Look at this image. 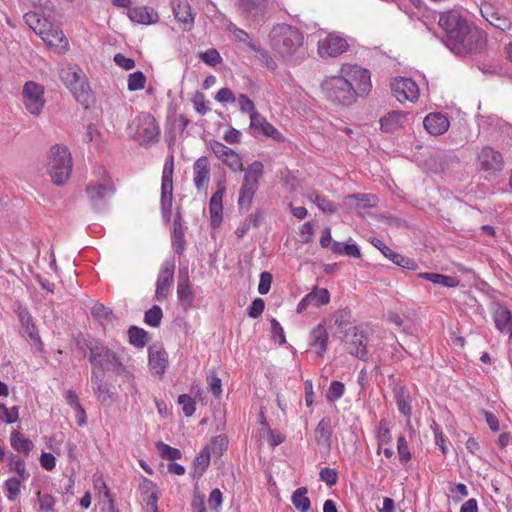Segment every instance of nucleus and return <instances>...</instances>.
<instances>
[{
	"label": "nucleus",
	"instance_id": "obj_18",
	"mask_svg": "<svg viewBox=\"0 0 512 512\" xmlns=\"http://www.w3.org/2000/svg\"><path fill=\"white\" fill-rule=\"evenodd\" d=\"M18 317L24 334L28 336L31 344L36 348V350L42 352L43 343L38 333V329L33 322L31 314L26 309L19 308Z\"/></svg>",
	"mask_w": 512,
	"mask_h": 512
},
{
	"label": "nucleus",
	"instance_id": "obj_59",
	"mask_svg": "<svg viewBox=\"0 0 512 512\" xmlns=\"http://www.w3.org/2000/svg\"><path fill=\"white\" fill-rule=\"evenodd\" d=\"M93 487L94 489L99 493L103 499L109 498L111 496L108 487L106 485V482L102 475L95 474L93 476Z\"/></svg>",
	"mask_w": 512,
	"mask_h": 512
},
{
	"label": "nucleus",
	"instance_id": "obj_55",
	"mask_svg": "<svg viewBox=\"0 0 512 512\" xmlns=\"http://www.w3.org/2000/svg\"><path fill=\"white\" fill-rule=\"evenodd\" d=\"M252 50L256 52L257 57L259 60L270 70H275L277 67L276 62L273 60V58L269 55V53L262 49L258 45H252Z\"/></svg>",
	"mask_w": 512,
	"mask_h": 512
},
{
	"label": "nucleus",
	"instance_id": "obj_29",
	"mask_svg": "<svg viewBox=\"0 0 512 512\" xmlns=\"http://www.w3.org/2000/svg\"><path fill=\"white\" fill-rule=\"evenodd\" d=\"M168 363L166 351L159 346L149 348V367L156 375H162L165 372Z\"/></svg>",
	"mask_w": 512,
	"mask_h": 512
},
{
	"label": "nucleus",
	"instance_id": "obj_33",
	"mask_svg": "<svg viewBox=\"0 0 512 512\" xmlns=\"http://www.w3.org/2000/svg\"><path fill=\"white\" fill-rule=\"evenodd\" d=\"M419 278L432 282L433 284L440 285L447 288H454L460 284L457 277L443 275L439 273L423 272L420 273Z\"/></svg>",
	"mask_w": 512,
	"mask_h": 512
},
{
	"label": "nucleus",
	"instance_id": "obj_15",
	"mask_svg": "<svg viewBox=\"0 0 512 512\" xmlns=\"http://www.w3.org/2000/svg\"><path fill=\"white\" fill-rule=\"evenodd\" d=\"M349 45L346 39L338 34L331 33L318 42V54L321 58L338 57L347 51Z\"/></svg>",
	"mask_w": 512,
	"mask_h": 512
},
{
	"label": "nucleus",
	"instance_id": "obj_57",
	"mask_svg": "<svg viewBox=\"0 0 512 512\" xmlns=\"http://www.w3.org/2000/svg\"><path fill=\"white\" fill-rule=\"evenodd\" d=\"M192 104L195 111L200 115H205L209 111L205 96L201 92H196L192 98Z\"/></svg>",
	"mask_w": 512,
	"mask_h": 512
},
{
	"label": "nucleus",
	"instance_id": "obj_64",
	"mask_svg": "<svg viewBox=\"0 0 512 512\" xmlns=\"http://www.w3.org/2000/svg\"><path fill=\"white\" fill-rule=\"evenodd\" d=\"M200 58L204 63L211 66H215L216 64L221 62V56L219 52L214 48L208 49L207 51L202 53L200 55Z\"/></svg>",
	"mask_w": 512,
	"mask_h": 512
},
{
	"label": "nucleus",
	"instance_id": "obj_16",
	"mask_svg": "<svg viewBox=\"0 0 512 512\" xmlns=\"http://www.w3.org/2000/svg\"><path fill=\"white\" fill-rule=\"evenodd\" d=\"M210 148L217 159L222 161L234 172L243 170V163L240 155L219 141H211Z\"/></svg>",
	"mask_w": 512,
	"mask_h": 512
},
{
	"label": "nucleus",
	"instance_id": "obj_40",
	"mask_svg": "<svg viewBox=\"0 0 512 512\" xmlns=\"http://www.w3.org/2000/svg\"><path fill=\"white\" fill-rule=\"evenodd\" d=\"M306 487L296 489L291 497L292 504L299 512H308L310 509V499L307 497Z\"/></svg>",
	"mask_w": 512,
	"mask_h": 512
},
{
	"label": "nucleus",
	"instance_id": "obj_22",
	"mask_svg": "<svg viewBox=\"0 0 512 512\" xmlns=\"http://www.w3.org/2000/svg\"><path fill=\"white\" fill-rule=\"evenodd\" d=\"M127 17L134 23L141 25H152L159 21L158 12L148 6H135L128 9Z\"/></svg>",
	"mask_w": 512,
	"mask_h": 512
},
{
	"label": "nucleus",
	"instance_id": "obj_14",
	"mask_svg": "<svg viewBox=\"0 0 512 512\" xmlns=\"http://www.w3.org/2000/svg\"><path fill=\"white\" fill-rule=\"evenodd\" d=\"M482 17L494 27L506 31L511 28V21L507 17L506 9L499 7L490 0L483 1L480 6Z\"/></svg>",
	"mask_w": 512,
	"mask_h": 512
},
{
	"label": "nucleus",
	"instance_id": "obj_62",
	"mask_svg": "<svg viewBox=\"0 0 512 512\" xmlns=\"http://www.w3.org/2000/svg\"><path fill=\"white\" fill-rule=\"evenodd\" d=\"M178 403L182 406V410L185 416L190 417L194 414L195 402L191 397L186 394L180 395L178 398Z\"/></svg>",
	"mask_w": 512,
	"mask_h": 512
},
{
	"label": "nucleus",
	"instance_id": "obj_20",
	"mask_svg": "<svg viewBox=\"0 0 512 512\" xmlns=\"http://www.w3.org/2000/svg\"><path fill=\"white\" fill-rule=\"evenodd\" d=\"M226 191V187L223 184L218 185V189L210 198L209 202V214H210V225L212 229H217L221 226L223 221V196Z\"/></svg>",
	"mask_w": 512,
	"mask_h": 512
},
{
	"label": "nucleus",
	"instance_id": "obj_60",
	"mask_svg": "<svg viewBox=\"0 0 512 512\" xmlns=\"http://www.w3.org/2000/svg\"><path fill=\"white\" fill-rule=\"evenodd\" d=\"M228 29L237 40H239L240 42H243L251 49H252V45H256L255 43H253L251 41L248 33L245 32L244 30L238 28L236 25L230 23Z\"/></svg>",
	"mask_w": 512,
	"mask_h": 512
},
{
	"label": "nucleus",
	"instance_id": "obj_43",
	"mask_svg": "<svg viewBox=\"0 0 512 512\" xmlns=\"http://www.w3.org/2000/svg\"><path fill=\"white\" fill-rule=\"evenodd\" d=\"M331 250L338 254H344L353 258H360L361 253L358 246L355 243L344 244L341 242H333Z\"/></svg>",
	"mask_w": 512,
	"mask_h": 512
},
{
	"label": "nucleus",
	"instance_id": "obj_24",
	"mask_svg": "<svg viewBox=\"0 0 512 512\" xmlns=\"http://www.w3.org/2000/svg\"><path fill=\"white\" fill-rule=\"evenodd\" d=\"M346 345L350 354L363 359L366 356L367 338L363 331L353 328L347 334Z\"/></svg>",
	"mask_w": 512,
	"mask_h": 512
},
{
	"label": "nucleus",
	"instance_id": "obj_35",
	"mask_svg": "<svg viewBox=\"0 0 512 512\" xmlns=\"http://www.w3.org/2000/svg\"><path fill=\"white\" fill-rule=\"evenodd\" d=\"M493 318L496 328L501 332L508 331L512 326V313L504 306H497Z\"/></svg>",
	"mask_w": 512,
	"mask_h": 512
},
{
	"label": "nucleus",
	"instance_id": "obj_53",
	"mask_svg": "<svg viewBox=\"0 0 512 512\" xmlns=\"http://www.w3.org/2000/svg\"><path fill=\"white\" fill-rule=\"evenodd\" d=\"M345 392V386L340 381H332L326 393L328 402L334 403L339 400Z\"/></svg>",
	"mask_w": 512,
	"mask_h": 512
},
{
	"label": "nucleus",
	"instance_id": "obj_63",
	"mask_svg": "<svg viewBox=\"0 0 512 512\" xmlns=\"http://www.w3.org/2000/svg\"><path fill=\"white\" fill-rule=\"evenodd\" d=\"M320 479L325 482L329 486H333L337 483L338 474L335 469L332 468H322L319 473Z\"/></svg>",
	"mask_w": 512,
	"mask_h": 512
},
{
	"label": "nucleus",
	"instance_id": "obj_9",
	"mask_svg": "<svg viewBox=\"0 0 512 512\" xmlns=\"http://www.w3.org/2000/svg\"><path fill=\"white\" fill-rule=\"evenodd\" d=\"M90 362L103 370L113 371L117 374L126 373V368L119 356L102 345H95L90 348Z\"/></svg>",
	"mask_w": 512,
	"mask_h": 512
},
{
	"label": "nucleus",
	"instance_id": "obj_45",
	"mask_svg": "<svg viewBox=\"0 0 512 512\" xmlns=\"http://www.w3.org/2000/svg\"><path fill=\"white\" fill-rule=\"evenodd\" d=\"M308 200L313 202L323 212H334L335 207L327 198L318 194L315 190L309 191L306 194Z\"/></svg>",
	"mask_w": 512,
	"mask_h": 512
},
{
	"label": "nucleus",
	"instance_id": "obj_11",
	"mask_svg": "<svg viewBox=\"0 0 512 512\" xmlns=\"http://www.w3.org/2000/svg\"><path fill=\"white\" fill-rule=\"evenodd\" d=\"M44 86L34 81H28L22 89V103L25 109L34 116L41 114L46 100Z\"/></svg>",
	"mask_w": 512,
	"mask_h": 512
},
{
	"label": "nucleus",
	"instance_id": "obj_5",
	"mask_svg": "<svg viewBox=\"0 0 512 512\" xmlns=\"http://www.w3.org/2000/svg\"><path fill=\"white\" fill-rule=\"evenodd\" d=\"M272 49L283 59L290 58L303 44L300 31L287 24H278L270 33Z\"/></svg>",
	"mask_w": 512,
	"mask_h": 512
},
{
	"label": "nucleus",
	"instance_id": "obj_50",
	"mask_svg": "<svg viewBox=\"0 0 512 512\" xmlns=\"http://www.w3.org/2000/svg\"><path fill=\"white\" fill-rule=\"evenodd\" d=\"M228 440L225 436L219 435L214 437L210 444L204 448H210V455L214 457H220L226 449Z\"/></svg>",
	"mask_w": 512,
	"mask_h": 512
},
{
	"label": "nucleus",
	"instance_id": "obj_17",
	"mask_svg": "<svg viewBox=\"0 0 512 512\" xmlns=\"http://www.w3.org/2000/svg\"><path fill=\"white\" fill-rule=\"evenodd\" d=\"M174 271L175 263L173 260H166L162 263L156 284V299L158 301H162L168 296L174 278Z\"/></svg>",
	"mask_w": 512,
	"mask_h": 512
},
{
	"label": "nucleus",
	"instance_id": "obj_56",
	"mask_svg": "<svg viewBox=\"0 0 512 512\" xmlns=\"http://www.w3.org/2000/svg\"><path fill=\"white\" fill-rule=\"evenodd\" d=\"M162 319V310L159 306H153L145 313V323L152 327L159 326Z\"/></svg>",
	"mask_w": 512,
	"mask_h": 512
},
{
	"label": "nucleus",
	"instance_id": "obj_6",
	"mask_svg": "<svg viewBox=\"0 0 512 512\" xmlns=\"http://www.w3.org/2000/svg\"><path fill=\"white\" fill-rule=\"evenodd\" d=\"M59 76L76 101L84 106H88L92 95L83 70L76 64H65L61 67Z\"/></svg>",
	"mask_w": 512,
	"mask_h": 512
},
{
	"label": "nucleus",
	"instance_id": "obj_10",
	"mask_svg": "<svg viewBox=\"0 0 512 512\" xmlns=\"http://www.w3.org/2000/svg\"><path fill=\"white\" fill-rule=\"evenodd\" d=\"M504 168V158L502 154L491 146H483L477 154V169L488 179Z\"/></svg>",
	"mask_w": 512,
	"mask_h": 512
},
{
	"label": "nucleus",
	"instance_id": "obj_1",
	"mask_svg": "<svg viewBox=\"0 0 512 512\" xmlns=\"http://www.w3.org/2000/svg\"><path fill=\"white\" fill-rule=\"evenodd\" d=\"M371 88L369 70L350 63L343 64L338 75L328 76L321 83L327 100L345 106L356 102L359 96L368 94Z\"/></svg>",
	"mask_w": 512,
	"mask_h": 512
},
{
	"label": "nucleus",
	"instance_id": "obj_58",
	"mask_svg": "<svg viewBox=\"0 0 512 512\" xmlns=\"http://www.w3.org/2000/svg\"><path fill=\"white\" fill-rule=\"evenodd\" d=\"M37 500L41 512H49L55 505V498L52 495L42 494L40 491L37 493Z\"/></svg>",
	"mask_w": 512,
	"mask_h": 512
},
{
	"label": "nucleus",
	"instance_id": "obj_42",
	"mask_svg": "<svg viewBox=\"0 0 512 512\" xmlns=\"http://www.w3.org/2000/svg\"><path fill=\"white\" fill-rule=\"evenodd\" d=\"M384 248L386 249V252H384L385 257L390 259L396 265L410 270H415L417 268V264L413 259L396 253L388 247Z\"/></svg>",
	"mask_w": 512,
	"mask_h": 512
},
{
	"label": "nucleus",
	"instance_id": "obj_36",
	"mask_svg": "<svg viewBox=\"0 0 512 512\" xmlns=\"http://www.w3.org/2000/svg\"><path fill=\"white\" fill-rule=\"evenodd\" d=\"M91 383L98 400L103 404H109L112 401V397L107 384L101 378L96 376L95 373L92 374Z\"/></svg>",
	"mask_w": 512,
	"mask_h": 512
},
{
	"label": "nucleus",
	"instance_id": "obj_12",
	"mask_svg": "<svg viewBox=\"0 0 512 512\" xmlns=\"http://www.w3.org/2000/svg\"><path fill=\"white\" fill-rule=\"evenodd\" d=\"M173 172L174 158L170 155L166 158L164 163L161 183V208L164 218L167 220L170 218L172 208Z\"/></svg>",
	"mask_w": 512,
	"mask_h": 512
},
{
	"label": "nucleus",
	"instance_id": "obj_34",
	"mask_svg": "<svg viewBox=\"0 0 512 512\" xmlns=\"http://www.w3.org/2000/svg\"><path fill=\"white\" fill-rule=\"evenodd\" d=\"M266 0H236V6L239 11L251 17H256L262 13Z\"/></svg>",
	"mask_w": 512,
	"mask_h": 512
},
{
	"label": "nucleus",
	"instance_id": "obj_49",
	"mask_svg": "<svg viewBox=\"0 0 512 512\" xmlns=\"http://www.w3.org/2000/svg\"><path fill=\"white\" fill-rule=\"evenodd\" d=\"M146 76L141 71H135L128 75L127 88L129 91H138L145 87Z\"/></svg>",
	"mask_w": 512,
	"mask_h": 512
},
{
	"label": "nucleus",
	"instance_id": "obj_51",
	"mask_svg": "<svg viewBox=\"0 0 512 512\" xmlns=\"http://www.w3.org/2000/svg\"><path fill=\"white\" fill-rule=\"evenodd\" d=\"M9 470L14 471L17 474L15 477L19 478V480L26 481L29 477L25 462L22 459L15 457L14 455H11L10 457Z\"/></svg>",
	"mask_w": 512,
	"mask_h": 512
},
{
	"label": "nucleus",
	"instance_id": "obj_38",
	"mask_svg": "<svg viewBox=\"0 0 512 512\" xmlns=\"http://www.w3.org/2000/svg\"><path fill=\"white\" fill-rule=\"evenodd\" d=\"M10 445L17 452L29 454L33 448V443L30 439L23 437L18 431L13 430L10 433Z\"/></svg>",
	"mask_w": 512,
	"mask_h": 512
},
{
	"label": "nucleus",
	"instance_id": "obj_30",
	"mask_svg": "<svg viewBox=\"0 0 512 512\" xmlns=\"http://www.w3.org/2000/svg\"><path fill=\"white\" fill-rule=\"evenodd\" d=\"M171 6L175 18L185 26L191 27L194 23V15L190 4L186 0H172Z\"/></svg>",
	"mask_w": 512,
	"mask_h": 512
},
{
	"label": "nucleus",
	"instance_id": "obj_47",
	"mask_svg": "<svg viewBox=\"0 0 512 512\" xmlns=\"http://www.w3.org/2000/svg\"><path fill=\"white\" fill-rule=\"evenodd\" d=\"M24 481L25 480H19V478L16 477H10L5 481L4 486L7 492L6 496L8 500H16V498L21 493V483Z\"/></svg>",
	"mask_w": 512,
	"mask_h": 512
},
{
	"label": "nucleus",
	"instance_id": "obj_41",
	"mask_svg": "<svg viewBox=\"0 0 512 512\" xmlns=\"http://www.w3.org/2000/svg\"><path fill=\"white\" fill-rule=\"evenodd\" d=\"M211 459L210 448H203L194 460L193 476L201 477L209 466Z\"/></svg>",
	"mask_w": 512,
	"mask_h": 512
},
{
	"label": "nucleus",
	"instance_id": "obj_25",
	"mask_svg": "<svg viewBox=\"0 0 512 512\" xmlns=\"http://www.w3.org/2000/svg\"><path fill=\"white\" fill-rule=\"evenodd\" d=\"M328 340L329 334L326 327L323 324H318L311 330L308 342L316 354L322 357L327 351Z\"/></svg>",
	"mask_w": 512,
	"mask_h": 512
},
{
	"label": "nucleus",
	"instance_id": "obj_37",
	"mask_svg": "<svg viewBox=\"0 0 512 512\" xmlns=\"http://www.w3.org/2000/svg\"><path fill=\"white\" fill-rule=\"evenodd\" d=\"M91 314L104 328L113 324L114 316L112 312L100 303H95L92 306Z\"/></svg>",
	"mask_w": 512,
	"mask_h": 512
},
{
	"label": "nucleus",
	"instance_id": "obj_54",
	"mask_svg": "<svg viewBox=\"0 0 512 512\" xmlns=\"http://www.w3.org/2000/svg\"><path fill=\"white\" fill-rule=\"evenodd\" d=\"M238 105L241 112L249 114L250 121H252L254 115H259V113L255 109L253 101L250 100L249 97L245 94H241L238 97Z\"/></svg>",
	"mask_w": 512,
	"mask_h": 512
},
{
	"label": "nucleus",
	"instance_id": "obj_31",
	"mask_svg": "<svg viewBox=\"0 0 512 512\" xmlns=\"http://www.w3.org/2000/svg\"><path fill=\"white\" fill-rule=\"evenodd\" d=\"M140 491L147 506L152 510L158 509L157 502L159 499V491L156 484L144 478L140 483Z\"/></svg>",
	"mask_w": 512,
	"mask_h": 512
},
{
	"label": "nucleus",
	"instance_id": "obj_4",
	"mask_svg": "<svg viewBox=\"0 0 512 512\" xmlns=\"http://www.w3.org/2000/svg\"><path fill=\"white\" fill-rule=\"evenodd\" d=\"M72 155L65 144L52 145L46 155L45 170L55 185L65 184L71 176Z\"/></svg>",
	"mask_w": 512,
	"mask_h": 512
},
{
	"label": "nucleus",
	"instance_id": "obj_52",
	"mask_svg": "<svg viewBox=\"0 0 512 512\" xmlns=\"http://www.w3.org/2000/svg\"><path fill=\"white\" fill-rule=\"evenodd\" d=\"M19 419V407L13 406L11 408L6 407L0 403V421L6 424H12L17 422Z\"/></svg>",
	"mask_w": 512,
	"mask_h": 512
},
{
	"label": "nucleus",
	"instance_id": "obj_3",
	"mask_svg": "<svg viewBox=\"0 0 512 512\" xmlns=\"http://www.w3.org/2000/svg\"><path fill=\"white\" fill-rule=\"evenodd\" d=\"M40 5L42 14L39 11H31L24 15L25 22L41 39L57 52L63 53L68 50L69 43L62 30L55 26L52 21L53 9L49 1Z\"/></svg>",
	"mask_w": 512,
	"mask_h": 512
},
{
	"label": "nucleus",
	"instance_id": "obj_44",
	"mask_svg": "<svg viewBox=\"0 0 512 512\" xmlns=\"http://www.w3.org/2000/svg\"><path fill=\"white\" fill-rule=\"evenodd\" d=\"M184 232L181 223L178 220L174 221L172 232V246L177 254H181L184 249Z\"/></svg>",
	"mask_w": 512,
	"mask_h": 512
},
{
	"label": "nucleus",
	"instance_id": "obj_26",
	"mask_svg": "<svg viewBox=\"0 0 512 512\" xmlns=\"http://www.w3.org/2000/svg\"><path fill=\"white\" fill-rule=\"evenodd\" d=\"M250 127L254 130V132H261L263 135L270 137L278 142H282L285 139L283 134L260 114L253 116L252 121H250Z\"/></svg>",
	"mask_w": 512,
	"mask_h": 512
},
{
	"label": "nucleus",
	"instance_id": "obj_21",
	"mask_svg": "<svg viewBox=\"0 0 512 512\" xmlns=\"http://www.w3.org/2000/svg\"><path fill=\"white\" fill-rule=\"evenodd\" d=\"M114 190L113 182L109 178L105 177L100 182L88 185L86 193L90 201L94 205H97L107 197H110L114 193Z\"/></svg>",
	"mask_w": 512,
	"mask_h": 512
},
{
	"label": "nucleus",
	"instance_id": "obj_8",
	"mask_svg": "<svg viewBox=\"0 0 512 512\" xmlns=\"http://www.w3.org/2000/svg\"><path fill=\"white\" fill-rule=\"evenodd\" d=\"M134 137L142 144L149 145L158 140L160 129L155 118L149 113L138 115L129 125Z\"/></svg>",
	"mask_w": 512,
	"mask_h": 512
},
{
	"label": "nucleus",
	"instance_id": "obj_46",
	"mask_svg": "<svg viewBox=\"0 0 512 512\" xmlns=\"http://www.w3.org/2000/svg\"><path fill=\"white\" fill-rule=\"evenodd\" d=\"M129 342L135 347H144L147 343V333L144 329L136 326L130 327L128 330Z\"/></svg>",
	"mask_w": 512,
	"mask_h": 512
},
{
	"label": "nucleus",
	"instance_id": "obj_28",
	"mask_svg": "<svg viewBox=\"0 0 512 512\" xmlns=\"http://www.w3.org/2000/svg\"><path fill=\"white\" fill-rule=\"evenodd\" d=\"M407 113L402 111H391L380 119V126L383 132H394L402 128L407 122Z\"/></svg>",
	"mask_w": 512,
	"mask_h": 512
},
{
	"label": "nucleus",
	"instance_id": "obj_39",
	"mask_svg": "<svg viewBox=\"0 0 512 512\" xmlns=\"http://www.w3.org/2000/svg\"><path fill=\"white\" fill-rule=\"evenodd\" d=\"M315 433L317 443L329 449L331 446V428L329 421L326 419L320 420Z\"/></svg>",
	"mask_w": 512,
	"mask_h": 512
},
{
	"label": "nucleus",
	"instance_id": "obj_2",
	"mask_svg": "<svg viewBox=\"0 0 512 512\" xmlns=\"http://www.w3.org/2000/svg\"><path fill=\"white\" fill-rule=\"evenodd\" d=\"M439 25L447 34L446 46L455 54L464 55L478 48L480 35L457 11L441 14Z\"/></svg>",
	"mask_w": 512,
	"mask_h": 512
},
{
	"label": "nucleus",
	"instance_id": "obj_19",
	"mask_svg": "<svg viewBox=\"0 0 512 512\" xmlns=\"http://www.w3.org/2000/svg\"><path fill=\"white\" fill-rule=\"evenodd\" d=\"M330 301V293L326 288L314 287L297 305V313H302L309 307H321Z\"/></svg>",
	"mask_w": 512,
	"mask_h": 512
},
{
	"label": "nucleus",
	"instance_id": "obj_32",
	"mask_svg": "<svg viewBox=\"0 0 512 512\" xmlns=\"http://www.w3.org/2000/svg\"><path fill=\"white\" fill-rule=\"evenodd\" d=\"M177 298L184 309H188L193 305L194 293L188 278L179 280L177 284Z\"/></svg>",
	"mask_w": 512,
	"mask_h": 512
},
{
	"label": "nucleus",
	"instance_id": "obj_27",
	"mask_svg": "<svg viewBox=\"0 0 512 512\" xmlns=\"http://www.w3.org/2000/svg\"><path fill=\"white\" fill-rule=\"evenodd\" d=\"M423 124L427 132L431 135H441L445 133L450 126L448 118L441 113L428 114Z\"/></svg>",
	"mask_w": 512,
	"mask_h": 512
},
{
	"label": "nucleus",
	"instance_id": "obj_48",
	"mask_svg": "<svg viewBox=\"0 0 512 512\" xmlns=\"http://www.w3.org/2000/svg\"><path fill=\"white\" fill-rule=\"evenodd\" d=\"M156 448L163 459L174 461L182 457L179 449L171 447L163 442L156 443Z\"/></svg>",
	"mask_w": 512,
	"mask_h": 512
},
{
	"label": "nucleus",
	"instance_id": "obj_23",
	"mask_svg": "<svg viewBox=\"0 0 512 512\" xmlns=\"http://www.w3.org/2000/svg\"><path fill=\"white\" fill-rule=\"evenodd\" d=\"M210 162L207 157L198 158L193 165V182L198 191L206 190L210 180Z\"/></svg>",
	"mask_w": 512,
	"mask_h": 512
},
{
	"label": "nucleus",
	"instance_id": "obj_7",
	"mask_svg": "<svg viewBox=\"0 0 512 512\" xmlns=\"http://www.w3.org/2000/svg\"><path fill=\"white\" fill-rule=\"evenodd\" d=\"M264 165L254 161L245 170L244 179L239 192L238 205L241 209H248L258 190L259 180L263 176Z\"/></svg>",
	"mask_w": 512,
	"mask_h": 512
},
{
	"label": "nucleus",
	"instance_id": "obj_13",
	"mask_svg": "<svg viewBox=\"0 0 512 512\" xmlns=\"http://www.w3.org/2000/svg\"><path fill=\"white\" fill-rule=\"evenodd\" d=\"M391 93L393 97L400 103L418 100L420 91L417 83L407 77H395L390 82Z\"/></svg>",
	"mask_w": 512,
	"mask_h": 512
},
{
	"label": "nucleus",
	"instance_id": "obj_61",
	"mask_svg": "<svg viewBox=\"0 0 512 512\" xmlns=\"http://www.w3.org/2000/svg\"><path fill=\"white\" fill-rule=\"evenodd\" d=\"M281 180L283 184L291 191L297 190L300 186V180L298 177L289 170L283 172Z\"/></svg>",
	"mask_w": 512,
	"mask_h": 512
}]
</instances>
